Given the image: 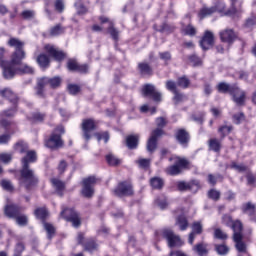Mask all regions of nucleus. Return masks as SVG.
Returning <instances> with one entry per match:
<instances>
[{"instance_id": "obj_1", "label": "nucleus", "mask_w": 256, "mask_h": 256, "mask_svg": "<svg viewBox=\"0 0 256 256\" xmlns=\"http://www.w3.org/2000/svg\"><path fill=\"white\" fill-rule=\"evenodd\" d=\"M14 149L18 153H26L21 160L22 169L20 170L19 183L25 187L27 191H31V189L39 183V178L35 175V171L29 168V163H35V161H37V152L33 150L29 151V145L23 141L16 143Z\"/></svg>"}, {"instance_id": "obj_2", "label": "nucleus", "mask_w": 256, "mask_h": 256, "mask_svg": "<svg viewBox=\"0 0 256 256\" xmlns=\"http://www.w3.org/2000/svg\"><path fill=\"white\" fill-rule=\"evenodd\" d=\"M1 97H4L5 99H8V101L11 102L13 107L8 110H4L0 114V127H3L4 129H9V126L11 125V121L5 119L7 117H15V114L17 113V104L19 103V98H17V95L13 93L12 90L9 88H4L0 90Z\"/></svg>"}, {"instance_id": "obj_3", "label": "nucleus", "mask_w": 256, "mask_h": 256, "mask_svg": "<svg viewBox=\"0 0 256 256\" xmlns=\"http://www.w3.org/2000/svg\"><path fill=\"white\" fill-rule=\"evenodd\" d=\"M218 93H229L236 105H243L245 103V91L241 90L237 84H229L220 82L216 86Z\"/></svg>"}, {"instance_id": "obj_4", "label": "nucleus", "mask_w": 256, "mask_h": 256, "mask_svg": "<svg viewBox=\"0 0 256 256\" xmlns=\"http://www.w3.org/2000/svg\"><path fill=\"white\" fill-rule=\"evenodd\" d=\"M231 1V8L225 12V2L223 0H219L212 6V9H215L218 13H223L226 15V17H239L241 15V12L243 11L241 9V5H243V0H230Z\"/></svg>"}, {"instance_id": "obj_5", "label": "nucleus", "mask_w": 256, "mask_h": 256, "mask_svg": "<svg viewBox=\"0 0 256 256\" xmlns=\"http://www.w3.org/2000/svg\"><path fill=\"white\" fill-rule=\"evenodd\" d=\"M9 47H13L15 49L12 54V64L21 65L23 59H25V42L19 40V38H10L8 41Z\"/></svg>"}, {"instance_id": "obj_6", "label": "nucleus", "mask_w": 256, "mask_h": 256, "mask_svg": "<svg viewBox=\"0 0 256 256\" xmlns=\"http://www.w3.org/2000/svg\"><path fill=\"white\" fill-rule=\"evenodd\" d=\"M21 211H23L22 207L17 205H7L5 207L4 213L6 217L10 219H16V223L20 225V227H25L28 223L27 216L21 215Z\"/></svg>"}, {"instance_id": "obj_7", "label": "nucleus", "mask_w": 256, "mask_h": 256, "mask_svg": "<svg viewBox=\"0 0 256 256\" xmlns=\"http://www.w3.org/2000/svg\"><path fill=\"white\" fill-rule=\"evenodd\" d=\"M5 48L0 47V67L3 69L4 79H13L15 77V73H17V69H15V65L13 64V58L11 61H5Z\"/></svg>"}, {"instance_id": "obj_8", "label": "nucleus", "mask_w": 256, "mask_h": 256, "mask_svg": "<svg viewBox=\"0 0 256 256\" xmlns=\"http://www.w3.org/2000/svg\"><path fill=\"white\" fill-rule=\"evenodd\" d=\"M47 85H50V87H52V89H56V87H59V85H61V78L56 76L54 78H41L40 80H38V84L36 87V95L38 97H45V88L47 87Z\"/></svg>"}, {"instance_id": "obj_9", "label": "nucleus", "mask_w": 256, "mask_h": 256, "mask_svg": "<svg viewBox=\"0 0 256 256\" xmlns=\"http://www.w3.org/2000/svg\"><path fill=\"white\" fill-rule=\"evenodd\" d=\"M169 161H175V164L166 169L168 175H179L181 169L189 165V161L178 156H172L169 158Z\"/></svg>"}, {"instance_id": "obj_10", "label": "nucleus", "mask_w": 256, "mask_h": 256, "mask_svg": "<svg viewBox=\"0 0 256 256\" xmlns=\"http://www.w3.org/2000/svg\"><path fill=\"white\" fill-rule=\"evenodd\" d=\"M60 215L65 219V221L72 223L73 227L77 228L81 226V216H79V213H77L73 208L63 209Z\"/></svg>"}, {"instance_id": "obj_11", "label": "nucleus", "mask_w": 256, "mask_h": 256, "mask_svg": "<svg viewBox=\"0 0 256 256\" xmlns=\"http://www.w3.org/2000/svg\"><path fill=\"white\" fill-rule=\"evenodd\" d=\"M95 183H97V178L95 176H89L88 178H84L82 180V190L81 193L83 197L91 198L93 197V194L95 193Z\"/></svg>"}, {"instance_id": "obj_12", "label": "nucleus", "mask_w": 256, "mask_h": 256, "mask_svg": "<svg viewBox=\"0 0 256 256\" xmlns=\"http://www.w3.org/2000/svg\"><path fill=\"white\" fill-rule=\"evenodd\" d=\"M114 194L117 197H129V195H133V184L129 181L120 182L114 190Z\"/></svg>"}, {"instance_id": "obj_13", "label": "nucleus", "mask_w": 256, "mask_h": 256, "mask_svg": "<svg viewBox=\"0 0 256 256\" xmlns=\"http://www.w3.org/2000/svg\"><path fill=\"white\" fill-rule=\"evenodd\" d=\"M142 94L144 97H151L156 103L161 102V92H158L153 84L144 85L142 87Z\"/></svg>"}, {"instance_id": "obj_14", "label": "nucleus", "mask_w": 256, "mask_h": 256, "mask_svg": "<svg viewBox=\"0 0 256 256\" xmlns=\"http://www.w3.org/2000/svg\"><path fill=\"white\" fill-rule=\"evenodd\" d=\"M163 135V129H155L147 142V151L153 153L157 149V139Z\"/></svg>"}, {"instance_id": "obj_15", "label": "nucleus", "mask_w": 256, "mask_h": 256, "mask_svg": "<svg viewBox=\"0 0 256 256\" xmlns=\"http://www.w3.org/2000/svg\"><path fill=\"white\" fill-rule=\"evenodd\" d=\"M45 146L48 147V149H61V147H63L61 134L52 133L50 139L45 141Z\"/></svg>"}, {"instance_id": "obj_16", "label": "nucleus", "mask_w": 256, "mask_h": 256, "mask_svg": "<svg viewBox=\"0 0 256 256\" xmlns=\"http://www.w3.org/2000/svg\"><path fill=\"white\" fill-rule=\"evenodd\" d=\"M163 237L167 239L169 247H181V245H183L181 238L174 235L171 230H164Z\"/></svg>"}, {"instance_id": "obj_17", "label": "nucleus", "mask_w": 256, "mask_h": 256, "mask_svg": "<svg viewBox=\"0 0 256 256\" xmlns=\"http://www.w3.org/2000/svg\"><path fill=\"white\" fill-rule=\"evenodd\" d=\"M215 43V36L213 35V32L206 30L204 33V36L202 37L200 41V46L204 51H207L208 49H211Z\"/></svg>"}, {"instance_id": "obj_18", "label": "nucleus", "mask_w": 256, "mask_h": 256, "mask_svg": "<svg viewBox=\"0 0 256 256\" xmlns=\"http://www.w3.org/2000/svg\"><path fill=\"white\" fill-rule=\"evenodd\" d=\"M95 120L93 119H85L82 121V131L84 135V139L89 141L91 139V131H95Z\"/></svg>"}, {"instance_id": "obj_19", "label": "nucleus", "mask_w": 256, "mask_h": 256, "mask_svg": "<svg viewBox=\"0 0 256 256\" xmlns=\"http://www.w3.org/2000/svg\"><path fill=\"white\" fill-rule=\"evenodd\" d=\"M219 35L222 43H228V45L233 44L235 39H237V34H235V31H233V29L222 30L220 31Z\"/></svg>"}, {"instance_id": "obj_20", "label": "nucleus", "mask_w": 256, "mask_h": 256, "mask_svg": "<svg viewBox=\"0 0 256 256\" xmlns=\"http://www.w3.org/2000/svg\"><path fill=\"white\" fill-rule=\"evenodd\" d=\"M45 50L51 57H53L56 61H63L65 59V53L63 51L57 49L53 45H46Z\"/></svg>"}, {"instance_id": "obj_21", "label": "nucleus", "mask_w": 256, "mask_h": 256, "mask_svg": "<svg viewBox=\"0 0 256 256\" xmlns=\"http://www.w3.org/2000/svg\"><path fill=\"white\" fill-rule=\"evenodd\" d=\"M233 241L238 253H247V244L243 242V234L233 235Z\"/></svg>"}, {"instance_id": "obj_22", "label": "nucleus", "mask_w": 256, "mask_h": 256, "mask_svg": "<svg viewBox=\"0 0 256 256\" xmlns=\"http://www.w3.org/2000/svg\"><path fill=\"white\" fill-rule=\"evenodd\" d=\"M199 189V181L193 180L191 182H178L177 188L178 191H191L193 188Z\"/></svg>"}, {"instance_id": "obj_23", "label": "nucleus", "mask_w": 256, "mask_h": 256, "mask_svg": "<svg viewBox=\"0 0 256 256\" xmlns=\"http://www.w3.org/2000/svg\"><path fill=\"white\" fill-rule=\"evenodd\" d=\"M203 233V225H201V222H194L192 224V232L189 235L188 242L190 245H193V242L195 241V235H201Z\"/></svg>"}, {"instance_id": "obj_24", "label": "nucleus", "mask_w": 256, "mask_h": 256, "mask_svg": "<svg viewBox=\"0 0 256 256\" xmlns=\"http://www.w3.org/2000/svg\"><path fill=\"white\" fill-rule=\"evenodd\" d=\"M176 139H177L178 143H180V145H182V147H187V145L189 143V133H187V131L185 129H179L176 132Z\"/></svg>"}, {"instance_id": "obj_25", "label": "nucleus", "mask_w": 256, "mask_h": 256, "mask_svg": "<svg viewBox=\"0 0 256 256\" xmlns=\"http://www.w3.org/2000/svg\"><path fill=\"white\" fill-rule=\"evenodd\" d=\"M138 69L140 71V75H143V77H151V75H153V68H151L148 63H139Z\"/></svg>"}, {"instance_id": "obj_26", "label": "nucleus", "mask_w": 256, "mask_h": 256, "mask_svg": "<svg viewBox=\"0 0 256 256\" xmlns=\"http://www.w3.org/2000/svg\"><path fill=\"white\" fill-rule=\"evenodd\" d=\"M51 183L56 191V193L60 196L63 197V191H65V182L57 179V178H53L51 180Z\"/></svg>"}, {"instance_id": "obj_27", "label": "nucleus", "mask_w": 256, "mask_h": 256, "mask_svg": "<svg viewBox=\"0 0 256 256\" xmlns=\"http://www.w3.org/2000/svg\"><path fill=\"white\" fill-rule=\"evenodd\" d=\"M126 145L128 149H137L139 145V135H130L126 138Z\"/></svg>"}, {"instance_id": "obj_28", "label": "nucleus", "mask_w": 256, "mask_h": 256, "mask_svg": "<svg viewBox=\"0 0 256 256\" xmlns=\"http://www.w3.org/2000/svg\"><path fill=\"white\" fill-rule=\"evenodd\" d=\"M242 213L249 215V217H255V204L247 202L242 205Z\"/></svg>"}, {"instance_id": "obj_29", "label": "nucleus", "mask_w": 256, "mask_h": 256, "mask_svg": "<svg viewBox=\"0 0 256 256\" xmlns=\"http://www.w3.org/2000/svg\"><path fill=\"white\" fill-rule=\"evenodd\" d=\"M37 63L42 69H47V67H49V56L46 54H40L37 57Z\"/></svg>"}, {"instance_id": "obj_30", "label": "nucleus", "mask_w": 256, "mask_h": 256, "mask_svg": "<svg viewBox=\"0 0 256 256\" xmlns=\"http://www.w3.org/2000/svg\"><path fill=\"white\" fill-rule=\"evenodd\" d=\"M176 225H178L180 231H185L189 227V222L184 215H181L176 219Z\"/></svg>"}, {"instance_id": "obj_31", "label": "nucleus", "mask_w": 256, "mask_h": 256, "mask_svg": "<svg viewBox=\"0 0 256 256\" xmlns=\"http://www.w3.org/2000/svg\"><path fill=\"white\" fill-rule=\"evenodd\" d=\"M150 185L153 189H163V185H165V182L162 180L161 177H153L150 179Z\"/></svg>"}, {"instance_id": "obj_32", "label": "nucleus", "mask_w": 256, "mask_h": 256, "mask_svg": "<svg viewBox=\"0 0 256 256\" xmlns=\"http://www.w3.org/2000/svg\"><path fill=\"white\" fill-rule=\"evenodd\" d=\"M230 227L234 231L233 235H243V223L241 221L235 220Z\"/></svg>"}, {"instance_id": "obj_33", "label": "nucleus", "mask_w": 256, "mask_h": 256, "mask_svg": "<svg viewBox=\"0 0 256 256\" xmlns=\"http://www.w3.org/2000/svg\"><path fill=\"white\" fill-rule=\"evenodd\" d=\"M213 13H215V8H213V7H210V8L204 7L198 13V17H199V19H205L206 17H209V16L213 15Z\"/></svg>"}, {"instance_id": "obj_34", "label": "nucleus", "mask_w": 256, "mask_h": 256, "mask_svg": "<svg viewBox=\"0 0 256 256\" xmlns=\"http://www.w3.org/2000/svg\"><path fill=\"white\" fill-rule=\"evenodd\" d=\"M209 149L210 151H214L215 153H219L221 151V141L217 139L209 140Z\"/></svg>"}, {"instance_id": "obj_35", "label": "nucleus", "mask_w": 256, "mask_h": 256, "mask_svg": "<svg viewBox=\"0 0 256 256\" xmlns=\"http://www.w3.org/2000/svg\"><path fill=\"white\" fill-rule=\"evenodd\" d=\"M230 169H234L235 171H238V173H245L249 171V167L244 164H237V162H232L230 164Z\"/></svg>"}, {"instance_id": "obj_36", "label": "nucleus", "mask_w": 256, "mask_h": 256, "mask_svg": "<svg viewBox=\"0 0 256 256\" xmlns=\"http://www.w3.org/2000/svg\"><path fill=\"white\" fill-rule=\"evenodd\" d=\"M193 251L198 253V255L200 256L207 255V244L199 243L196 246H194Z\"/></svg>"}, {"instance_id": "obj_37", "label": "nucleus", "mask_w": 256, "mask_h": 256, "mask_svg": "<svg viewBox=\"0 0 256 256\" xmlns=\"http://www.w3.org/2000/svg\"><path fill=\"white\" fill-rule=\"evenodd\" d=\"M177 85L182 89H188L189 85H191V81L186 76H182L178 78Z\"/></svg>"}, {"instance_id": "obj_38", "label": "nucleus", "mask_w": 256, "mask_h": 256, "mask_svg": "<svg viewBox=\"0 0 256 256\" xmlns=\"http://www.w3.org/2000/svg\"><path fill=\"white\" fill-rule=\"evenodd\" d=\"M34 213L37 219H41L42 221H45L47 215H49L46 208H37Z\"/></svg>"}, {"instance_id": "obj_39", "label": "nucleus", "mask_w": 256, "mask_h": 256, "mask_svg": "<svg viewBox=\"0 0 256 256\" xmlns=\"http://www.w3.org/2000/svg\"><path fill=\"white\" fill-rule=\"evenodd\" d=\"M228 235L227 233H225L223 230H221L220 228H216L214 230V238L215 239H220V241H226V239H228Z\"/></svg>"}, {"instance_id": "obj_40", "label": "nucleus", "mask_w": 256, "mask_h": 256, "mask_svg": "<svg viewBox=\"0 0 256 256\" xmlns=\"http://www.w3.org/2000/svg\"><path fill=\"white\" fill-rule=\"evenodd\" d=\"M215 251L218 253V255H227L229 253V247H227L225 244H216Z\"/></svg>"}, {"instance_id": "obj_41", "label": "nucleus", "mask_w": 256, "mask_h": 256, "mask_svg": "<svg viewBox=\"0 0 256 256\" xmlns=\"http://www.w3.org/2000/svg\"><path fill=\"white\" fill-rule=\"evenodd\" d=\"M231 131H233V126L224 125L218 129V133H220L222 139H224V137H227V135H229Z\"/></svg>"}, {"instance_id": "obj_42", "label": "nucleus", "mask_w": 256, "mask_h": 256, "mask_svg": "<svg viewBox=\"0 0 256 256\" xmlns=\"http://www.w3.org/2000/svg\"><path fill=\"white\" fill-rule=\"evenodd\" d=\"M155 203L160 209H167V205H169V203L167 202V198L165 196L157 198L155 200Z\"/></svg>"}, {"instance_id": "obj_43", "label": "nucleus", "mask_w": 256, "mask_h": 256, "mask_svg": "<svg viewBox=\"0 0 256 256\" xmlns=\"http://www.w3.org/2000/svg\"><path fill=\"white\" fill-rule=\"evenodd\" d=\"M44 229L48 235V239H53V235H55V227L52 224L44 222Z\"/></svg>"}, {"instance_id": "obj_44", "label": "nucleus", "mask_w": 256, "mask_h": 256, "mask_svg": "<svg viewBox=\"0 0 256 256\" xmlns=\"http://www.w3.org/2000/svg\"><path fill=\"white\" fill-rule=\"evenodd\" d=\"M182 31H183L184 35H189V37H193V36L197 35V29H195V27H193V25H191V24L186 26Z\"/></svg>"}, {"instance_id": "obj_45", "label": "nucleus", "mask_w": 256, "mask_h": 256, "mask_svg": "<svg viewBox=\"0 0 256 256\" xmlns=\"http://www.w3.org/2000/svg\"><path fill=\"white\" fill-rule=\"evenodd\" d=\"M166 89L170 91V93H177V82L173 80L166 81Z\"/></svg>"}, {"instance_id": "obj_46", "label": "nucleus", "mask_w": 256, "mask_h": 256, "mask_svg": "<svg viewBox=\"0 0 256 256\" xmlns=\"http://www.w3.org/2000/svg\"><path fill=\"white\" fill-rule=\"evenodd\" d=\"M29 119L33 123H41V121H43V119H45V114L35 112V113L32 114V116Z\"/></svg>"}, {"instance_id": "obj_47", "label": "nucleus", "mask_w": 256, "mask_h": 256, "mask_svg": "<svg viewBox=\"0 0 256 256\" xmlns=\"http://www.w3.org/2000/svg\"><path fill=\"white\" fill-rule=\"evenodd\" d=\"M208 197H209V199H212L213 201H219V199H221V192H219L218 190H215V189H211L208 192Z\"/></svg>"}, {"instance_id": "obj_48", "label": "nucleus", "mask_w": 256, "mask_h": 256, "mask_svg": "<svg viewBox=\"0 0 256 256\" xmlns=\"http://www.w3.org/2000/svg\"><path fill=\"white\" fill-rule=\"evenodd\" d=\"M63 27L61 25H56L50 29V35L52 37H57V35L63 34Z\"/></svg>"}, {"instance_id": "obj_49", "label": "nucleus", "mask_w": 256, "mask_h": 256, "mask_svg": "<svg viewBox=\"0 0 256 256\" xmlns=\"http://www.w3.org/2000/svg\"><path fill=\"white\" fill-rule=\"evenodd\" d=\"M15 69H16L15 75H17V73H28V74H31L34 71L33 67H31L29 65H24L20 69H17V65H15Z\"/></svg>"}, {"instance_id": "obj_50", "label": "nucleus", "mask_w": 256, "mask_h": 256, "mask_svg": "<svg viewBox=\"0 0 256 256\" xmlns=\"http://www.w3.org/2000/svg\"><path fill=\"white\" fill-rule=\"evenodd\" d=\"M106 161L108 164L110 165H119V163H121V160H119L117 157H115V155L113 154H108L106 156Z\"/></svg>"}, {"instance_id": "obj_51", "label": "nucleus", "mask_w": 256, "mask_h": 256, "mask_svg": "<svg viewBox=\"0 0 256 256\" xmlns=\"http://www.w3.org/2000/svg\"><path fill=\"white\" fill-rule=\"evenodd\" d=\"M136 163L139 164V167H141V169H149V166L151 165V160L141 158L137 160Z\"/></svg>"}, {"instance_id": "obj_52", "label": "nucleus", "mask_w": 256, "mask_h": 256, "mask_svg": "<svg viewBox=\"0 0 256 256\" xmlns=\"http://www.w3.org/2000/svg\"><path fill=\"white\" fill-rule=\"evenodd\" d=\"M75 7L78 15H85L87 13V8L81 4V0L75 3Z\"/></svg>"}, {"instance_id": "obj_53", "label": "nucleus", "mask_w": 256, "mask_h": 256, "mask_svg": "<svg viewBox=\"0 0 256 256\" xmlns=\"http://www.w3.org/2000/svg\"><path fill=\"white\" fill-rule=\"evenodd\" d=\"M222 223L223 225H226V227H231L234 223L233 218L230 215H223L222 216Z\"/></svg>"}, {"instance_id": "obj_54", "label": "nucleus", "mask_w": 256, "mask_h": 256, "mask_svg": "<svg viewBox=\"0 0 256 256\" xmlns=\"http://www.w3.org/2000/svg\"><path fill=\"white\" fill-rule=\"evenodd\" d=\"M78 67H79V64L77 63V61L73 59L68 60L67 68L69 71H77Z\"/></svg>"}, {"instance_id": "obj_55", "label": "nucleus", "mask_w": 256, "mask_h": 256, "mask_svg": "<svg viewBox=\"0 0 256 256\" xmlns=\"http://www.w3.org/2000/svg\"><path fill=\"white\" fill-rule=\"evenodd\" d=\"M68 91L71 95H77V93H79L81 91V88L78 85L69 84Z\"/></svg>"}, {"instance_id": "obj_56", "label": "nucleus", "mask_w": 256, "mask_h": 256, "mask_svg": "<svg viewBox=\"0 0 256 256\" xmlns=\"http://www.w3.org/2000/svg\"><path fill=\"white\" fill-rule=\"evenodd\" d=\"M244 120H245V114H243V112H240L233 116V123H235L236 125H239L241 121H244Z\"/></svg>"}, {"instance_id": "obj_57", "label": "nucleus", "mask_w": 256, "mask_h": 256, "mask_svg": "<svg viewBox=\"0 0 256 256\" xmlns=\"http://www.w3.org/2000/svg\"><path fill=\"white\" fill-rule=\"evenodd\" d=\"M84 247L86 251H95V249H97V244L95 243L94 240H89L88 242H86Z\"/></svg>"}, {"instance_id": "obj_58", "label": "nucleus", "mask_w": 256, "mask_h": 256, "mask_svg": "<svg viewBox=\"0 0 256 256\" xmlns=\"http://www.w3.org/2000/svg\"><path fill=\"white\" fill-rule=\"evenodd\" d=\"M190 63H192L193 67H198V65H201V58L197 55H191L189 57Z\"/></svg>"}, {"instance_id": "obj_59", "label": "nucleus", "mask_w": 256, "mask_h": 256, "mask_svg": "<svg viewBox=\"0 0 256 256\" xmlns=\"http://www.w3.org/2000/svg\"><path fill=\"white\" fill-rule=\"evenodd\" d=\"M217 179H223V176L221 175L214 176L213 174L208 175V183L210 185H217Z\"/></svg>"}, {"instance_id": "obj_60", "label": "nucleus", "mask_w": 256, "mask_h": 256, "mask_svg": "<svg viewBox=\"0 0 256 256\" xmlns=\"http://www.w3.org/2000/svg\"><path fill=\"white\" fill-rule=\"evenodd\" d=\"M25 251V244L18 243L15 248L14 256H21V253Z\"/></svg>"}, {"instance_id": "obj_61", "label": "nucleus", "mask_w": 256, "mask_h": 256, "mask_svg": "<svg viewBox=\"0 0 256 256\" xmlns=\"http://www.w3.org/2000/svg\"><path fill=\"white\" fill-rule=\"evenodd\" d=\"M96 137H97L98 141H102V139H103L104 143L109 142V132L97 133Z\"/></svg>"}, {"instance_id": "obj_62", "label": "nucleus", "mask_w": 256, "mask_h": 256, "mask_svg": "<svg viewBox=\"0 0 256 256\" xmlns=\"http://www.w3.org/2000/svg\"><path fill=\"white\" fill-rule=\"evenodd\" d=\"M23 19H33L35 17V11L33 10H24L21 13Z\"/></svg>"}, {"instance_id": "obj_63", "label": "nucleus", "mask_w": 256, "mask_h": 256, "mask_svg": "<svg viewBox=\"0 0 256 256\" xmlns=\"http://www.w3.org/2000/svg\"><path fill=\"white\" fill-rule=\"evenodd\" d=\"M1 186L5 191H13V184L9 180H2Z\"/></svg>"}, {"instance_id": "obj_64", "label": "nucleus", "mask_w": 256, "mask_h": 256, "mask_svg": "<svg viewBox=\"0 0 256 256\" xmlns=\"http://www.w3.org/2000/svg\"><path fill=\"white\" fill-rule=\"evenodd\" d=\"M12 159L13 156L9 153L0 154V161H2V163H9Z\"/></svg>"}]
</instances>
